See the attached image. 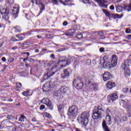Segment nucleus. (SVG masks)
Wrapping results in <instances>:
<instances>
[{
	"instance_id": "5",
	"label": "nucleus",
	"mask_w": 131,
	"mask_h": 131,
	"mask_svg": "<svg viewBox=\"0 0 131 131\" xmlns=\"http://www.w3.org/2000/svg\"><path fill=\"white\" fill-rule=\"evenodd\" d=\"M78 114V107L76 105H72L68 110V115L73 118Z\"/></svg>"
},
{
	"instance_id": "43",
	"label": "nucleus",
	"mask_w": 131,
	"mask_h": 131,
	"mask_svg": "<svg viewBox=\"0 0 131 131\" xmlns=\"http://www.w3.org/2000/svg\"><path fill=\"white\" fill-rule=\"evenodd\" d=\"M99 51H100V53H104V52L105 51V48H100Z\"/></svg>"
},
{
	"instance_id": "56",
	"label": "nucleus",
	"mask_w": 131,
	"mask_h": 131,
	"mask_svg": "<svg viewBox=\"0 0 131 131\" xmlns=\"http://www.w3.org/2000/svg\"><path fill=\"white\" fill-rule=\"evenodd\" d=\"M124 131H130V129L129 128H125Z\"/></svg>"
},
{
	"instance_id": "53",
	"label": "nucleus",
	"mask_w": 131,
	"mask_h": 131,
	"mask_svg": "<svg viewBox=\"0 0 131 131\" xmlns=\"http://www.w3.org/2000/svg\"><path fill=\"white\" fill-rule=\"evenodd\" d=\"M110 10H114V5H111L110 7Z\"/></svg>"
},
{
	"instance_id": "54",
	"label": "nucleus",
	"mask_w": 131,
	"mask_h": 131,
	"mask_svg": "<svg viewBox=\"0 0 131 131\" xmlns=\"http://www.w3.org/2000/svg\"><path fill=\"white\" fill-rule=\"evenodd\" d=\"M52 3L54 4H58V0H52Z\"/></svg>"
},
{
	"instance_id": "62",
	"label": "nucleus",
	"mask_w": 131,
	"mask_h": 131,
	"mask_svg": "<svg viewBox=\"0 0 131 131\" xmlns=\"http://www.w3.org/2000/svg\"><path fill=\"white\" fill-rule=\"evenodd\" d=\"M35 52H36V53H39V50L38 49H36V50H35Z\"/></svg>"
},
{
	"instance_id": "3",
	"label": "nucleus",
	"mask_w": 131,
	"mask_h": 131,
	"mask_svg": "<svg viewBox=\"0 0 131 131\" xmlns=\"http://www.w3.org/2000/svg\"><path fill=\"white\" fill-rule=\"evenodd\" d=\"M90 117V113L88 112H83L81 115L78 117V121L79 123H81L86 126L89 123V118Z\"/></svg>"
},
{
	"instance_id": "35",
	"label": "nucleus",
	"mask_w": 131,
	"mask_h": 131,
	"mask_svg": "<svg viewBox=\"0 0 131 131\" xmlns=\"http://www.w3.org/2000/svg\"><path fill=\"white\" fill-rule=\"evenodd\" d=\"M26 117L24 115H21L20 118L19 119V121H24V119H25Z\"/></svg>"
},
{
	"instance_id": "26",
	"label": "nucleus",
	"mask_w": 131,
	"mask_h": 131,
	"mask_svg": "<svg viewBox=\"0 0 131 131\" xmlns=\"http://www.w3.org/2000/svg\"><path fill=\"white\" fill-rule=\"evenodd\" d=\"M106 120L107 121V122H109L110 123H108V125H111V117L110 116V115H106Z\"/></svg>"
},
{
	"instance_id": "30",
	"label": "nucleus",
	"mask_w": 131,
	"mask_h": 131,
	"mask_svg": "<svg viewBox=\"0 0 131 131\" xmlns=\"http://www.w3.org/2000/svg\"><path fill=\"white\" fill-rule=\"evenodd\" d=\"M98 88H99V85H98V84L95 83L93 84V91H94V92L98 91Z\"/></svg>"
},
{
	"instance_id": "36",
	"label": "nucleus",
	"mask_w": 131,
	"mask_h": 131,
	"mask_svg": "<svg viewBox=\"0 0 131 131\" xmlns=\"http://www.w3.org/2000/svg\"><path fill=\"white\" fill-rule=\"evenodd\" d=\"M23 96H25V97H27L29 96V91H25L23 92Z\"/></svg>"
},
{
	"instance_id": "18",
	"label": "nucleus",
	"mask_w": 131,
	"mask_h": 131,
	"mask_svg": "<svg viewBox=\"0 0 131 131\" xmlns=\"http://www.w3.org/2000/svg\"><path fill=\"white\" fill-rule=\"evenodd\" d=\"M121 102L123 103L124 107H131V101H129L128 100H122Z\"/></svg>"
},
{
	"instance_id": "57",
	"label": "nucleus",
	"mask_w": 131,
	"mask_h": 131,
	"mask_svg": "<svg viewBox=\"0 0 131 131\" xmlns=\"http://www.w3.org/2000/svg\"><path fill=\"white\" fill-rule=\"evenodd\" d=\"M2 60L3 61V62H6V58L5 57H2Z\"/></svg>"
},
{
	"instance_id": "55",
	"label": "nucleus",
	"mask_w": 131,
	"mask_h": 131,
	"mask_svg": "<svg viewBox=\"0 0 131 131\" xmlns=\"http://www.w3.org/2000/svg\"><path fill=\"white\" fill-rule=\"evenodd\" d=\"M29 62H34V60L33 59H31V58H30L29 60H28Z\"/></svg>"
},
{
	"instance_id": "29",
	"label": "nucleus",
	"mask_w": 131,
	"mask_h": 131,
	"mask_svg": "<svg viewBox=\"0 0 131 131\" xmlns=\"http://www.w3.org/2000/svg\"><path fill=\"white\" fill-rule=\"evenodd\" d=\"M41 5V9L40 12L39 13V15H40L41 13H42V11H45V9H46L45 5L42 4V3H40Z\"/></svg>"
},
{
	"instance_id": "46",
	"label": "nucleus",
	"mask_w": 131,
	"mask_h": 131,
	"mask_svg": "<svg viewBox=\"0 0 131 131\" xmlns=\"http://www.w3.org/2000/svg\"><path fill=\"white\" fill-rule=\"evenodd\" d=\"M77 37V38H81L82 37V34H78Z\"/></svg>"
},
{
	"instance_id": "9",
	"label": "nucleus",
	"mask_w": 131,
	"mask_h": 131,
	"mask_svg": "<svg viewBox=\"0 0 131 131\" xmlns=\"http://www.w3.org/2000/svg\"><path fill=\"white\" fill-rule=\"evenodd\" d=\"M73 84L78 90H80V89L83 88V83L78 78L74 80Z\"/></svg>"
},
{
	"instance_id": "34",
	"label": "nucleus",
	"mask_w": 131,
	"mask_h": 131,
	"mask_svg": "<svg viewBox=\"0 0 131 131\" xmlns=\"http://www.w3.org/2000/svg\"><path fill=\"white\" fill-rule=\"evenodd\" d=\"M58 111L60 112L64 108V105L63 104H60L58 105Z\"/></svg>"
},
{
	"instance_id": "63",
	"label": "nucleus",
	"mask_w": 131,
	"mask_h": 131,
	"mask_svg": "<svg viewBox=\"0 0 131 131\" xmlns=\"http://www.w3.org/2000/svg\"><path fill=\"white\" fill-rule=\"evenodd\" d=\"M115 18H119V17H118V14H116V15H115Z\"/></svg>"
},
{
	"instance_id": "40",
	"label": "nucleus",
	"mask_w": 131,
	"mask_h": 131,
	"mask_svg": "<svg viewBox=\"0 0 131 131\" xmlns=\"http://www.w3.org/2000/svg\"><path fill=\"white\" fill-rule=\"evenodd\" d=\"M7 118H8V119H9V120H11V119H13L14 116L12 115H8L7 116Z\"/></svg>"
},
{
	"instance_id": "17",
	"label": "nucleus",
	"mask_w": 131,
	"mask_h": 131,
	"mask_svg": "<svg viewBox=\"0 0 131 131\" xmlns=\"http://www.w3.org/2000/svg\"><path fill=\"white\" fill-rule=\"evenodd\" d=\"M42 64L43 65H45V66H47V67H51V66H53L54 64H56V61H50L49 62L45 60H43L42 61Z\"/></svg>"
},
{
	"instance_id": "24",
	"label": "nucleus",
	"mask_w": 131,
	"mask_h": 131,
	"mask_svg": "<svg viewBox=\"0 0 131 131\" xmlns=\"http://www.w3.org/2000/svg\"><path fill=\"white\" fill-rule=\"evenodd\" d=\"M74 32H75V30L74 29L69 30L68 32L66 33V35H67V36H69V35L72 36Z\"/></svg>"
},
{
	"instance_id": "16",
	"label": "nucleus",
	"mask_w": 131,
	"mask_h": 131,
	"mask_svg": "<svg viewBox=\"0 0 131 131\" xmlns=\"http://www.w3.org/2000/svg\"><path fill=\"white\" fill-rule=\"evenodd\" d=\"M12 15L13 16L14 19H16L18 17L19 14V7L14 8L11 13Z\"/></svg>"
},
{
	"instance_id": "4",
	"label": "nucleus",
	"mask_w": 131,
	"mask_h": 131,
	"mask_svg": "<svg viewBox=\"0 0 131 131\" xmlns=\"http://www.w3.org/2000/svg\"><path fill=\"white\" fill-rule=\"evenodd\" d=\"M69 91V88L67 86H61L58 91H56L54 93V95L55 97H57L59 99H62L63 98V96L65 95V94H67V92Z\"/></svg>"
},
{
	"instance_id": "19",
	"label": "nucleus",
	"mask_w": 131,
	"mask_h": 131,
	"mask_svg": "<svg viewBox=\"0 0 131 131\" xmlns=\"http://www.w3.org/2000/svg\"><path fill=\"white\" fill-rule=\"evenodd\" d=\"M115 86H116V85L115 82L108 81L106 83V88L108 89V90H111V89L115 88Z\"/></svg>"
},
{
	"instance_id": "45",
	"label": "nucleus",
	"mask_w": 131,
	"mask_h": 131,
	"mask_svg": "<svg viewBox=\"0 0 131 131\" xmlns=\"http://www.w3.org/2000/svg\"><path fill=\"white\" fill-rule=\"evenodd\" d=\"M126 33H131V30L130 29H127L125 31Z\"/></svg>"
},
{
	"instance_id": "52",
	"label": "nucleus",
	"mask_w": 131,
	"mask_h": 131,
	"mask_svg": "<svg viewBox=\"0 0 131 131\" xmlns=\"http://www.w3.org/2000/svg\"><path fill=\"white\" fill-rule=\"evenodd\" d=\"M127 38L128 39V40H131V35H127Z\"/></svg>"
},
{
	"instance_id": "59",
	"label": "nucleus",
	"mask_w": 131,
	"mask_h": 131,
	"mask_svg": "<svg viewBox=\"0 0 131 131\" xmlns=\"http://www.w3.org/2000/svg\"><path fill=\"white\" fill-rule=\"evenodd\" d=\"M86 62L88 63V64H91V60L88 59V60H86Z\"/></svg>"
},
{
	"instance_id": "13",
	"label": "nucleus",
	"mask_w": 131,
	"mask_h": 131,
	"mask_svg": "<svg viewBox=\"0 0 131 131\" xmlns=\"http://www.w3.org/2000/svg\"><path fill=\"white\" fill-rule=\"evenodd\" d=\"M111 77H112V75L108 72H105L103 74V80L104 81H107V80H109Z\"/></svg>"
},
{
	"instance_id": "51",
	"label": "nucleus",
	"mask_w": 131,
	"mask_h": 131,
	"mask_svg": "<svg viewBox=\"0 0 131 131\" xmlns=\"http://www.w3.org/2000/svg\"><path fill=\"white\" fill-rule=\"evenodd\" d=\"M63 26H67V25H68V22L64 21L63 23Z\"/></svg>"
},
{
	"instance_id": "60",
	"label": "nucleus",
	"mask_w": 131,
	"mask_h": 131,
	"mask_svg": "<svg viewBox=\"0 0 131 131\" xmlns=\"http://www.w3.org/2000/svg\"><path fill=\"white\" fill-rule=\"evenodd\" d=\"M27 60H28V58H25L24 59L23 61L25 62L26 61H27Z\"/></svg>"
},
{
	"instance_id": "12",
	"label": "nucleus",
	"mask_w": 131,
	"mask_h": 131,
	"mask_svg": "<svg viewBox=\"0 0 131 131\" xmlns=\"http://www.w3.org/2000/svg\"><path fill=\"white\" fill-rule=\"evenodd\" d=\"M118 60V58L116 55H113L112 61H111L112 66L111 67H116V66H117Z\"/></svg>"
},
{
	"instance_id": "48",
	"label": "nucleus",
	"mask_w": 131,
	"mask_h": 131,
	"mask_svg": "<svg viewBox=\"0 0 131 131\" xmlns=\"http://www.w3.org/2000/svg\"><path fill=\"white\" fill-rule=\"evenodd\" d=\"M45 115H46V117H48V118H50V117H51V115H50V114H49L48 113H46Z\"/></svg>"
},
{
	"instance_id": "10",
	"label": "nucleus",
	"mask_w": 131,
	"mask_h": 131,
	"mask_svg": "<svg viewBox=\"0 0 131 131\" xmlns=\"http://www.w3.org/2000/svg\"><path fill=\"white\" fill-rule=\"evenodd\" d=\"M107 99L110 102H111V101L113 102V101H115L118 99V95L117 93H113L107 96Z\"/></svg>"
},
{
	"instance_id": "23",
	"label": "nucleus",
	"mask_w": 131,
	"mask_h": 131,
	"mask_svg": "<svg viewBox=\"0 0 131 131\" xmlns=\"http://www.w3.org/2000/svg\"><path fill=\"white\" fill-rule=\"evenodd\" d=\"M102 128L104 130V131H110L109 128H108V126H107V124L106 123V121L104 120L102 122Z\"/></svg>"
},
{
	"instance_id": "6",
	"label": "nucleus",
	"mask_w": 131,
	"mask_h": 131,
	"mask_svg": "<svg viewBox=\"0 0 131 131\" xmlns=\"http://www.w3.org/2000/svg\"><path fill=\"white\" fill-rule=\"evenodd\" d=\"M56 82H49L45 83L42 86L43 92L46 93V92H49L51 90V88L53 86H56Z\"/></svg>"
},
{
	"instance_id": "8",
	"label": "nucleus",
	"mask_w": 131,
	"mask_h": 131,
	"mask_svg": "<svg viewBox=\"0 0 131 131\" xmlns=\"http://www.w3.org/2000/svg\"><path fill=\"white\" fill-rule=\"evenodd\" d=\"M112 64L111 62L110 63V61H109V59H108V56L105 55L103 57V67L104 68H114V67H111Z\"/></svg>"
},
{
	"instance_id": "49",
	"label": "nucleus",
	"mask_w": 131,
	"mask_h": 131,
	"mask_svg": "<svg viewBox=\"0 0 131 131\" xmlns=\"http://www.w3.org/2000/svg\"><path fill=\"white\" fill-rule=\"evenodd\" d=\"M50 58H51V59H53V60H54V59H55V54H52L50 55Z\"/></svg>"
},
{
	"instance_id": "25",
	"label": "nucleus",
	"mask_w": 131,
	"mask_h": 131,
	"mask_svg": "<svg viewBox=\"0 0 131 131\" xmlns=\"http://www.w3.org/2000/svg\"><path fill=\"white\" fill-rule=\"evenodd\" d=\"M124 10L127 11V12H130L131 11V3L128 5L124 6Z\"/></svg>"
},
{
	"instance_id": "14",
	"label": "nucleus",
	"mask_w": 131,
	"mask_h": 131,
	"mask_svg": "<svg viewBox=\"0 0 131 131\" xmlns=\"http://www.w3.org/2000/svg\"><path fill=\"white\" fill-rule=\"evenodd\" d=\"M55 74V72L53 71L52 70H48L47 73L45 75V79H49L51 76H53Z\"/></svg>"
},
{
	"instance_id": "50",
	"label": "nucleus",
	"mask_w": 131,
	"mask_h": 131,
	"mask_svg": "<svg viewBox=\"0 0 131 131\" xmlns=\"http://www.w3.org/2000/svg\"><path fill=\"white\" fill-rule=\"evenodd\" d=\"M11 40L12 41H18V39H17L16 38H12Z\"/></svg>"
},
{
	"instance_id": "21",
	"label": "nucleus",
	"mask_w": 131,
	"mask_h": 131,
	"mask_svg": "<svg viewBox=\"0 0 131 131\" xmlns=\"http://www.w3.org/2000/svg\"><path fill=\"white\" fill-rule=\"evenodd\" d=\"M102 11L105 14V15H106V16L107 17H109L110 20V17H111V16L112 17H113V16H114V14H111L110 12H108L106 10L102 9Z\"/></svg>"
},
{
	"instance_id": "20",
	"label": "nucleus",
	"mask_w": 131,
	"mask_h": 131,
	"mask_svg": "<svg viewBox=\"0 0 131 131\" xmlns=\"http://www.w3.org/2000/svg\"><path fill=\"white\" fill-rule=\"evenodd\" d=\"M128 66L126 65V68L125 69H123L124 70V75L125 76H129L130 75V71L129 70V69L127 68Z\"/></svg>"
},
{
	"instance_id": "64",
	"label": "nucleus",
	"mask_w": 131,
	"mask_h": 131,
	"mask_svg": "<svg viewBox=\"0 0 131 131\" xmlns=\"http://www.w3.org/2000/svg\"><path fill=\"white\" fill-rule=\"evenodd\" d=\"M27 57H28L29 56H30V53H29V52H27Z\"/></svg>"
},
{
	"instance_id": "42",
	"label": "nucleus",
	"mask_w": 131,
	"mask_h": 131,
	"mask_svg": "<svg viewBox=\"0 0 131 131\" xmlns=\"http://www.w3.org/2000/svg\"><path fill=\"white\" fill-rule=\"evenodd\" d=\"M123 92L125 94H126V93H127V92H128V88H124L123 89Z\"/></svg>"
},
{
	"instance_id": "33",
	"label": "nucleus",
	"mask_w": 131,
	"mask_h": 131,
	"mask_svg": "<svg viewBox=\"0 0 131 131\" xmlns=\"http://www.w3.org/2000/svg\"><path fill=\"white\" fill-rule=\"evenodd\" d=\"M96 3H98L99 5H102V4H104V3H106L105 2V0H94Z\"/></svg>"
},
{
	"instance_id": "41",
	"label": "nucleus",
	"mask_w": 131,
	"mask_h": 131,
	"mask_svg": "<svg viewBox=\"0 0 131 131\" xmlns=\"http://www.w3.org/2000/svg\"><path fill=\"white\" fill-rule=\"evenodd\" d=\"M45 108H46V106L43 104H42L40 105V107H39V110H43V109H45Z\"/></svg>"
},
{
	"instance_id": "7",
	"label": "nucleus",
	"mask_w": 131,
	"mask_h": 131,
	"mask_svg": "<svg viewBox=\"0 0 131 131\" xmlns=\"http://www.w3.org/2000/svg\"><path fill=\"white\" fill-rule=\"evenodd\" d=\"M72 74V70L70 68H68L63 70V73H61V78H68L70 77L71 74Z\"/></svg>"
},
{
	"instance_id": "1",
	"label": "nucleus",
	"mask_w": 131,
	"mask_h": 131,
	"mask_svg": "<svg viewBox=\"0 0 131 131\" xmlns=\"http://www.w3.org/2000/svg\"><path fill=\"white\" fill-rule=\"evenodd\" d=\"M71 60H73V58H67L65 56H60L58 61L56 63L57 64H55L53 68H57L58 65H60V67H66L67 65H69Z\"/></svg>"
},
{
	"instance_id": "58",
	"label": "nucleus",
	"mask_w": 131,
	"mask_h": 131,
	"mask_svg": "<svg viewBox=\"0 0 131 131\" xmlns=\"http://www.w3.org/2000/svg\"><path fill=\"white\" fill-rule=\"evenodd\" d=\"M103 32H98L99 35H103Z\"/></svg>"
},
{
	"instance_id": "27",
	"label": "nucleus",
	"mask_w": 131,
	"mask_h": 131,
	"mask_svg": "<svg viewBox=\"0 0 131 131\" xmlns=\"http://www.w3.org/2000/svg\"><path fill=\"white\" fill-rule=\"evenodd\" d=\"M46 105H47V106H48V107H50V110H53L54 107H53V104H52V102H51L50 101L46 103Z\"/></svg>"
},
{
	"instance_id": "47",
	"label": "nucleus",
	"mask_w": 131,
	"mask_h": 131,
	"mask_svg": "<svg viewBox=\"0 0 131 131\" xmlns=\"http://www.w3.org/2000/svg\"><path fill=\"white\" fill-rule=\"evenodd\" d=\"M9 62H10V63L13 62V61H14V58L13 57H10L9 59Z\"/></svg>"
},
{
	"instance_id": "37",
	"label": "nucleus",
	"mask_w": 131,
	"mask_h": 131,
	"mask_svg": "<svg viewBox=\"0 0 131 131\" xmlns=\"http://www.w3.org/2000/svg\"><path fill=\"white\" fill-rule=\"evenodd\" d=\"M106 115H110V114H111V111H110V110L109 108L106 109Z\"/></svg>"
},
{
	"instance_id": "15",
	"label": "nucleus",
	"mask_w": 131,
	"mask_h": 131,
	"mask_svg": "<svg viewBox=\"0 0 131 131\" xmlns=\"http://www.w3.org/2000/svg\"><path fill=\"white\" fill-rule=\"evenodd\" d=\"M0 12L2 15H4V16H8L9 14V10L5 9L3 6H0Z\"/></svg>"
},
{
	"instance_id": "31",
	"label": "nucleus",
	"mask_w": 131,
	"mask_h": 131,
	"mask_svg": "<svg viewBox=\"0 0 131 131\" xmlns=\"http://www.w3.org/2000/svg\"><path fill=\"white\" fill-rule=\"evenodd\" d=\"M50 101V99H49V98H43L42 100H41V102L43 104H47V103H48V102Z\"/></svg>"
},
{
	"instance_id": "38",
	"label": "nucleus",
	"mask_w": 131,
	"mask_h": 131,
	"mask_svg": "<svg viewBox=\"0 0 131 131\" xmlns=\"http://www.w3.org/2000/svg\"><path fill=\"white\" fill-rule=\"evenodd\" d=\"M83 4H88V5H91V2L90 0H83Z\"/></svg>"
},
{
	"instance_id": "39",
	"label": "nucleus",
	"mask_w": 131,
	"mask_h": 131,
	"mask_svg": "<svg viewBox=\"0 0 131 131\" xmlns=\"http://www.w3.org/2000/svg\"><path fill=\"white\" fill-rule=\"evenodd\" d=\"M16 37H17V38H18L19 40H23V39H24L23 37L20 36V35H17Z\"/></svg>"
},
{
	"instance_id": "32",
	"label": "nucleus",
	"mask_w": 131,
	"mask_h": 131,
	"mask_svg": "<svg viewBox=\"0 0 131 131\" xmlns=\"http://www.w3.org/2000/svg\"><path fill=\"white\" fill-rule=\"evenodd\" d=\"M122 11H123V8L121 6L117 7V11L118 13H120V12H122Z\"/></svg>"
},
{
	"instance_id": "44",
	"label": "nucleus",
	"mask_w": 131,
	"mask_h": 131,
	"mask_svg": "<svg viewBox=\"0 0 131 131\" xmlns=\"http://www.w3.org/2000/svg\"><path fill=\"white\" fill-rule=\"evenodd\" d=\"M16 85L17 88H21V86H22V84H21L20 82H17L16 83Z\"/></svg>"
},
{
	"instance_id": "28",
	"label": "nucleus",
	"mask_w": 131,
	"mask_h": 131,
	"mask_svg": "<svg viewBox=\"0 0 131 131\" xmlns=\"http://www.w3.org/2000/svg\"><path fill=\"white\" fill-rule=\"evenodd\" d=\"M15 32H21V29H20V27L16 26L14 27Z\"/></svg>"
},
{
	"instance_id": "2",
	"label": "nucleus",
	"mask_w": 131,
	"mask_h": 131,
	"mask_svg": "<svg viewBox=\"0 0 131 131\" xmlns=\"http://www.w3.org/2000/svg\"><path fill=\"white\" fill-rule=\"evenodd\" d=\"M104 113V110L102 107V105H98L95 107L93 111L92 115V118L93 119H101L103 117V114Z\"/></svg>"
},
{
	"instance_id": "22",
	"label": "nucleus",
	"mask_w": 131,
	"mask_h": 131,
	"mask_svg": "<svg viewBox=\"0 0 131 131\" xmlns=\"http://www.w3.org/2000/svg\"><path fill=\"white\" fill-rule=\"evenodd\" d=\"M60 3L64 6H70L72 3V0H65L64 3L62 1H60Z\"/></svg>"
},
{
	"instance_id": "11",
	"label": "nucleus",
	"mask_w": 131,
	"mask_h": 131,
	"mask_svg": "<svg viewBox=\"0 0 131 131\" xmlns=\"http://www.w3.org/2000/svg\"><path fill=\"white\" fill-rule=\"evenodd\" d=\"M127 66H130L131 65V55L128 56V59L125 60L124 62L122 64V68L123 69H125Z\"/></svg>"
},
{
	"instance_id": "61",
	"label": "nucleus",
	"mask_w": 131,
	"mask_h": 131,
	"mask_svg": "<svg viewBox=\"0 0 131 131\" xmlns=\"http://www.w3.org/2000/svg\"><path fill=\"white\" fill-rule=\"evenodd\" d=\"M12 49V50H16V49H17V47H13Z\"/></svg>"
}]
</instances>
